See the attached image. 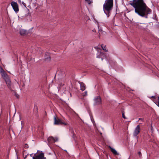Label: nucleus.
I'll return each instance as SVG.
<instances>
[{
	"instance_id": "nucleus-1",
	"label": "nucleus",
	"mask_w": 159,
	"mask_h": 159,
	"mask_svg": "<svg viewBox=\"0 0 159 159\" xmlns=\"http://www.w3.org/2000/svg\"><path fill=\"white\" fill-rule=\"evenodd\" d=\"M129 4L134 8L135 12L141 16L147 15L151 12V10L147 6L143 0L130 1Z\"/></svg>"
},
{
	"instance_id": "nucleus-2",
	"label": "nucleus",
	"mask_w": 159,
	"mask_h": 159,
	"mask_svg": "<svg viewBox=\"0 0 159 159\" xmlns=\"http://www.w3.org/2000/svg\"><path fill=\"white\" fill-rule=\"evenodd\" d=\"M113 5V0H106L103 6V8L105 14L108 17L111 14Z\"/></svg>"
},
{
	"instance_id": "nucleus-3",
	"label": "nucleus",
	"mask_w": 159,
	"mask_h": 159,
	"mask_svg": "<svg viewBox=\"0 0 159 159\" xmlns=\"http://www.w3.org/2000/svg\"><path fill=\"white\" fill-rule=\"evenodd\" d=\"M39 154H37V153H35L34 156L33 157V159H46V158L44 157V154L42 151Z\"/></svg>"
},
{
	"instance_id": "nucleus-4",
	"label": "nucleus",
	"mask_w": 159,
	"mask_h": 159,
	"mask_svg": "<svg viewBox=\"0 0 159 159\" xmlns=\"http://www.w3.org/2000/svg\"><path fill=\"white\" fill-rule=\"evenodd\" d=\"M94 105H101L102 103V99L100 96H97L94 98L93 99Z\"/></svg>"
},
{
	"instance_id": "nucleus-5",
	"label": "nucleus",
	"mask_w": 159,
	"mask_h": 159,
	"mask_svg": "<svg viewBox=\"0 0 159 159\" xmlns=\"http://www.w3.org/2000/svg\"><path fill=\"white\" fill-rule=\"evenodd\" d=\"M134 25L136 28L141 30L145 29L146 27V25L145 24L135 23L134 24Z\"/></svg>"
},
{
	"instance_id": "nucleus-6",
	"label": "nucleus",
	"mask_w": 159,
	"mask_h": 159,
	"mask_svg": "<svg viewBox=\"0 0 159 159\" xmlns=\"http://www.w3.org/2000/svg\"><path fill=\"white\" fill-rule=\"evenodd\" d=\"M11 4L14 11L16 13L18 12L19 11V9L17 3L14 1H12L11 2Z\"/></svg>"
},
{
	"instance_id": "nucleus-7",
	"label": "nucleus",
	"mask_w": 159,
	"mask_h": 159,
	"mask_svg": "<svg viewBox=\"0 0 159 159\" xmlns=\"http://www.w3.org/2000/svg\"><path fill=\"white\" fill-rule=\"evenodd\" d=\"M58 139L57 137L54 138L52 136H50L48 139V141L49 144H52L57 141Z\"/></svg>"
},
{
	"instance_id": "nucleus-8",
	"label": "nucleus",
	"mask_w": 159,
	"mask_h": 159,
	"mask_svg": "<svg viewBox=\"0 0 159 159\" xmlns=\"http://www.w3.org/2000/svg\"><path fill=\"white\" fill-rule=\"evenodd\" d=\"M54 124L55 125H62L63 124L65 125H66V123L63 122L60 119H57L56 117H54Z\"/></svg>"
},
{
	"instance_id": "nucleus-9",
	"label": "nucleus",
	"mask_w": 159,
	"mask_h": 159,
	"mask_svg": "<svg viewBox=\"0 0 159 159\" xmlns=\"http://www.w3.org/2000/svg\"><path fill=\"white\" fill-rule=\"evenodd\" d=\"M140 132V126L138 125L135 128L133 133V135L136 137Z\"/></svg>"
},
{
	"instance_id": "nucleus-10",
	"label": "nucleus",
	"mask_w": 159,
	"mask_h": 159,
	"mask_svg": "<svg viewBox=\"0 0 159 159\" xmlns=\"http://www.w3.org/2000/svg\"><path fill=\"white\" fill-rule=\"evenodd\" d=\"M105 57V55L104 53L102 52H98L97 53V58H101L102 61L103 59Z\"/></svg>"
},
{
	"instance_id": "nucleus-11",
	"label": "nucleus",
	"mask_w": 159,
	"mask_h": 159,
	"mask_svg": "<svg viewBox=\"0 0 159 159\" xmlns=\"http://www.w3.org/2000/svg\"><path fill=\"white\" fill-rule=\"evenodd\" d=\"M1 74L2 77L3 78L5 81L10 79L8 75L6 73L5 71L1 73Z\"/></svg>"
},
{
	"instance_id": "nucleus-12",
	"label": "nucleus",
	"mask_w": 159,
	"mask_h": 159,
	"mask_svg": "<svg viewBox=\"0 0 159 159\" xmlns=\"http://www.w3.org/2000/svg\"><path fill=\"white\" fill-rule=\"evenodd\" d=\"M44 60L46 61H49L51 60V57L49 54L48 52H46L45 54Z\"/></svg>"
},
{
	"instance_id": "nucleus-13",
	"label": "nucleus",
	"mask_w": 159,
	"mask_h": 159,
	"mask_svg": "<svg viewBox=\"0 0 159 159\" xmlns=\"http://www.w3.org/2000/svg\"><path fill=\"white\" fill-rule=\"evenodd\" d=\"M5 82L7 84V86H8V88L10 89H11V81H10V79L7 80H6Z\"/></svg>"
},
{
	"instance_id": "nucleus-14",
	"label": "nucleus",
	"mask_w": 159,
	"mask_h": 159,
	"mask_svg": "<svg viewBox=\"0 0 159 159\" xmlns=\"http://www.w3.org/2000/svg\"><path fill=\"white\" fill-rule=\"evenodd\" d=\"M109 147L111 150V152L113 154L116 155H119V153L117 152L115 149L111 148L110 146H109Z\"/></svg>"
},
{
	"instance_id": "nucleus-15",
	"label": "nucleus",
	"mask_w": 159,
	"mask_h": 159,
	"mask_svg": "<svg viewBox=\"0 0 159 159\" xmlns=\"http://www.w3.org/2000/svg\"><path fill=\"white\" fill-rule=\"evenodd\" d=\"M27 33V31L24 29H21L20 31V34L22 36L25 35Z\"/></svg>"
},
{
	"instance_id": "nucleus-16",
	"label": "nucleus",
	"mask_w": 159,
	"mask_h": 159,
	"mask_svg": "<svg viewBox=\"0 0 159 159\" xmlns=\"http://www.w3.org/2000/svg\"><path fill=\"white\" fill-rule=\"evenodd\" d=\"M80 89L82 91H84L85 89V86L83 82L80 83Z\"/></svg>"
},
{
	"instance_id": "nucleus-17",
	"label": "nucleus",
	"mask_w": 159,
	"mask_h": 159,
	"mask_svg": "<svg viewBox=\"0 0 159 159\" xmlns=\"http://www.w3.org/2000/svg\"><path fill=\"white\" fill-rule=\"evenodd\" d=\"M101 46V47L102 48V49L103 50H104L106 52H107L108 50H107L106 49V45H104L103 44H102Z\"/></svg>"
},
{
	"instance_id": "nucleus-18",
	"label": "nucleus",
	"mask_w": 159,
	"mask_h": 159,
	"mask_svg": "<svg viewBox=\"0 0 159 159\" xmlns=\"http://www.w3.org/2000/svg\"><path fill=\"white\" fill-rule=\"evenodd\" d=\"M86 2L89 4H90L92 2V0H85Z\"/></svg>"
},
{
	"instance_id": "nucleus-19",
	"label": "nucleus",
	"mask_w": 159,
	"mask_h": 159,
	"mask_svg": "<svg viewBox=\"0 0 159 159\" xmlns=\"http://www.w3.org/2000/svg\"><path fill=\"white\" fill-rule=\"evenodd\" d=\"M4 71V70H3L2 67L1 66H0V73H1Z\"/></svg>"
},
{
	"instance_id": "nucleus-20",
	"label": "nucleus",
	"mask_w": 159,
	"mask_h": 159,
	"mask_svg": "<svg viewBox=\"0 0 159 159\" xmlns=\"http://www.w3.org/2000/svg\"><path fill=\"white\" fill-rule=\"evenodd\" d=\"M87 91H86L82 93V96L84 97L85 96H87Z\"/></svg>"
},
{
	"instance_id": "nucleus-21",
	"label": "nucleus",
	"mask_w": 159,
	"mask_h": 159,
	"mask_svg": "<svg viewBox=\"0 0 159 159\" xmlns=\"http://www.w3.org/2000/svg\"><path fill=\"white\" fill-rule=\"evenodd\" d=\"M29 147V146L28 145V144L27 143H25V144L24 148H28Z\"/></svg>"
},
{
	"instance_id": "nucleus-22",
	"label": "nucleus",
	"mask_w": 159,
	"mask_h": 159,
	"mask_svg": "<svg viewBox=\"0 0 159 159\" xmlns=\"http://www.w3.org/2000/svg\"><path fill=\"white\" fill-rule=\"evenodd\" d=\"M122 116L123 118L124 119H126V117H125V115L124 113H123V112L122 113Z\"/></svg>"
},
{
	"instance_id": "nucleus-23",
	"label": "nucleus",
	"mask_w": 159,
	"mask_h": 159,
	"mask_svg": "<svg viewBox=\"0 0 159 159\" xmlns=\"http://www.w3.org/2000/svg\"><path fill=\"white\" fill-rule=\"evenodd\" d=\"M138 154L139 155V157H141L142 156V154L141 152H138Z\"/></svg>"
},
{
	"instance_id": "nucleus-24",
	"label": "nucleus",
	"mask_w": 159,
	"mask_h": 159,
	"mask_svg": "<svg viewBox=\"0 0 159 159\" xmlns=\"http://www.w3.org/2000/svg\"><path fill=\"white\" fill-rule=\"evenodd\" d=\"M15 96H16V97L17 98H19V95L17 93H15Z\"/></svg>"
},
{
	"instance_id": "nucleus-25",
	"label": "nucleus",
	"mask_w": 159,
	"mask_h": 159,
	"mask_svg": "<svg viewBox=\"0 0 159 159\" xmlns=\"http://www.w3.org/2000/svg\"><path fill=\"white\" fill-rule=\"evenodd\" d=\"M157 105L159 107V96L158 97V102Z\"/></svg>"
},
{
	"instance_id": "nucleus-26",
	"label": "nucleus",
	"mask_w": 159,
	"mask_h": 159,
	"mask_svg": "<svg viewBox=\"0 0 159 159\" xmlns=\"http://www.w3.org/2000/svg\"><path fill=\"white\" fill-rule=\"evenodd\" d=\"M22 4H23V5L25 7H26V4L24 2H22Z\"/></svg>"
},
{
	"instance_id": "nucleus-27",
	"label": "nucleus",
	"mask_w": 159,
	"mask_h": 159,
	"mask_svg": "<svg viewBox=\"0 0 159 159\" xmlns=\"http://www.w3.org/2000/svg\"><path fill=\"white\" fill-rule=\"evenodd\" d=\"M139 120H141L142 121H143L144 120V118H140L139 119Z\"/></svg>"
},
{
	"instance_id": "nucleus-28",
	"label": "nucleus",
	"mask_w": 159,
	"mask_h": 159,
	"mask_svg": "<svg viewBox=\"0 0 159 159\" xmlns=\"http://www.w3.org/2000/svg\"><path fill=\"white\" fill-rule=\"evenodd\" d=\"M151 98H154V99H155L156 98V97L155 96H152V97H151Z\"/></svg>"
},
{
	"instance_id": "nucleus-29",
	"label": "nucleus",
	"mask_w": 159,
	"mask_h": 159,
	"mask_svg": "<svg viewBox=\"0 0 159 159\" xmlns=\"http://www.w3.org/2000/svg\"><path fill=\"white\" fill-rule=\"evenodd\" d=\"M18 2L20 3V4H21V2L20 0H18Z\"/></svg>"
},
{
	"instance_id": "nucleus-30",
	"label": "nucleus",
	"mask_w": 159,
	"mask_h": 159,
	"mask_svg": "<svg viewBox=\"0 0 159 159\" xmlns=\"http://www.w3.org/2000/svg\"><path fill=\"white\" fill-rule=\"evenodd\" d=\"M28 155V154H27V155H26L25 156V157H24V159H25L26 157H27V156Z\"/></svg>"
},
{
	"instance_id": "nucleus-31",
	"label": "nucleus",
	"mask_w": 159,
	"mask_h": 159,
	"mask_svg": "<svg viewBox=\"0 0 159 159\" xmlns=\"http://www.w3.org/2000/svg\"><path fill=\"white\" fill-rule=\"evenodd\" d=\"M95 48H97V49H100L98 48V47H95Z\"/></svg>"
},
{
	"instance_id": "nucleus-32",
	"label": "nucleus",
	"mask_w": 159,
	"mask_h": 159,
	"mask_svg": "<svg viewBox=\"0 0 159 159\" xmlns=\"http://www.w3.org/2000/svg\"><path fill=\"white\" fill-rule=\"evenodd\" d=\"M33 154H30V156L31 157H32V155H33Z\"/></svg>"
}]
</instances>
